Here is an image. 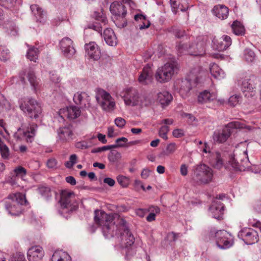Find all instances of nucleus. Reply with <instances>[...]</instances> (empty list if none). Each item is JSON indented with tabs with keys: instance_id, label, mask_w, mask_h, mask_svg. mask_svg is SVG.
I'll use <instances>...</instances> for the list:
<instances>
[{
	"instance_id": "obj_17",
	"label": "nucleus",
	"mask_w": 261,
	"mask_h": 261,
	"mask_svg": "<svg viewBox=\"0 0 261 261\" xmlns=\"http://www.w3.org/2000/svg\"><path fill=\"white\" fill-rule=\"evenodd\" d=\"M212 45L214 49L219 51L226 50L232 43L231 38L227 35H223L218 39L214 37L212 40Z\"/></svg>"
},
{
	"instance_id": "obj_4",
	"label": "nucleus",
	"mask_w": 261,
	"mask_h": 261,
	"mask_svg": "<svg viewBox=\"0 0 261 261\" xmlns=\"http://www.w3.org/2000/svg\"><path fill=\"white\" fill-rule=\"evenodd\" d=\"M206 38L203 36L197 38L196 40L189 47L185 44L179 43L177 46V49L180 54H184L186 51L194 56H203L205 53Z\"/></svg>"
},
{
	"instance_id": "obj_9",
	"label": "nucleus",
	"mask_w": 261,
	"mask_h": 261,
	"mask_svg": "<svg viewBox=\"0 0 261 261\" xmlns=\"http://www.w3.org/2000/svg\"><path fill=\"white\" fill-rule=\"evenodd\" d=\"M59 203L61 208L67 212H72L77 207L75 194L69 190H63L60 192Z\"/></svg>"
},
{
	"instance_id": "obj_54",
	"label": "nucleus",
	"mask_w": 261,
	"mask_h": 261,
	"mask_svg": "<svg viewBox=\"0 0 261 261\" xmlns=\"http://www.w3.org/2000/svg\"><path fill=\"white\" fill-rule=\"evenodd\" d=\"M46 165L49 168H55L57 167V162L55 159H50L47 161Z\"/></svg>"
},
{
	"instance_id": "obj_34",
	"label": "nucleus",
	"mask_w": 261,
	"mask_h": 261,
	"mask_svg": "<svg viewBox=\"0 0 261 261\" xmlns=\"http://www.w3.org/2000/svg\"><path fill=\"white\" fill-rule=\"evenodd\" d=\"M60 139L63 141H68L72 139V130L70 126L61 127L58 130Z\"/></svg>"
},
{
	"instance_id": "obj_1",
	"label": "nucleus",
	"mask_w": 261,
	"mask_h": 261,
	"mask_svg": "<svg viewBox=\"0 0 261 261\" xmlns=\"http://www.w3.org/2000/svg\"><path fill=\"white\" fill-rule=\"evenodd\" d=\"M94 220L96 223L102 226V232L106 238L113 237L119 233L118 226L113 222V216L105 212L95 211Z\"/></svg>"
},
{
	"instance_id": "obj_58",
	"label": "nucleus",
	"mask_w": 261,
	"mask_h": 261,
	"mask_svg": "<svg viewBox=\"0 0 261 261\" xmlns=\"http://www.w3.org/2000/svg\"><path fill=\"white\" fill-rule=\"evenodd\" d=\"M50 81L55 84L59 83L61 81L60 77L56 73L51 74L50 76Z\"/></svg>"
},
{
	"instance_id": "obj_19",
	"label": "nucleus",
	"mask_w": 261,
	"mask_h": 261,
	"mask_svg": "<svg viewBox=\"0 0 261 261\" xmlns=\"http://www.w3.org/2000/svg\"><path fill=\"white\" fill-rule=\"evenodd\" d=\"M73 99L75 104L81 106V107L87 108L90 107V97L85 92H76L74 94Z\"/></svg>"
},
{
	"instance_id": "obj_2",
	"label": "nucleus",
	"mask_w": 261,
	"mask_h": 261,
	"mask_svg": "<svg viewBox=\"0 0 261 261\" xmlns=\"http://www.w3.org/2000/svg\"><path fill=\"white\" fill-rule=\"evenodd\" d=\"M20 110L29 117L32 119H37L42 113L41 104L35 99L31 97H24L19 100Z\"/></svg>"
},
{
	"instance_id": "obj_36",
	"label": "nucleus",
	"mask_w": 261,
	"mask_h": 261,
	"mask_svg": "<svg viewBox=\"0 0 261 261\" xmlns=\"http://www.w3.org/2000/svg\"><path fill=\"white\" fill-rule=\"evenodd\" d=\"M158 100L163 106H166L172 100V96L171 94L166 91H163L158 94Z\"/></svg>"
},
{
	"instance_id": "obj_8",
	"label": "nucleus",
	"mask_w": 261,
	"mask_h": 261,
	"mask_svg": "<svg viewBox=\"0 0 261 261\" xmlns=\"http://www.w3.org/2000/svg\"><path fill=\"white\" fill-rule=\"evenodd\" d=\"M213 170L205 164L197 165L194 171L192 179L198 184H207L212 180Z\"/></svg>"
},
{
	"instance_id": "obj_28",
	"label": "nucleus",
	"mask_w": 261,
	"mask_h": 261,
	"mask_svg": "<svg viewBox=\"0 0 261 261\" xmlns=\"http://www.w3.org/2000/svg\"><path fill=\"white\" fill-rule=\"evenodd\" d=\"M121 233V246L123 247L128 248L134 244L135 241L134 237L128 229H125Z\"/></svg>"
},
{
	"instance_id": "obj_31",
	"label": "nucleus",
	"mask_w": 261,
	"mask_h": 261,
	"mask_svg": "<svg viewBox=\"0 0 261 261\" xmlns=\"http://www.w3.org/2000/svg\"><path fill=\"white\" fill-rule=\"evenodd\" d=\"M32 13L36 17L37 21L44 23L46 20V13L37 5H32L30 7Z\"/></svg>"
},
{
	"instance_id": "obj_49",
	"label": "nucleus",
	"mask_w": 261,
	"mask_h": 261,
	"mask_svg": "<svg viewBox=\"0 0 261 261\" xmlns=\"http://www.w3.org/2000/svg\"><path fill=\"white\" fill-rule=\"evenodd\" d=\"M0 152L3 158L7 159L9 156V149L7 146L5 144L0 147Z\"/></svg>"
},
{
	"instance_id": "obj_47",
	"label": "nucleus",
	"mask_w": 261,
	"mask_h": 261,
	"mask_svg": "<svg viewBox=\"0 0 261 261\" xmlns=\"http://www.w3.org/2000/svg\"><path fill=\"white\" fill-rule=\"evenodd\" d=\"M38 192L45 197L51 196L50 189L49 187H41L38 188Z\"/></svg>"
},
{
	"instance_id": "obj_38",
	"label": "nucleus",
	"mask_w": 261,
	"mask_h": 261,
	"mask_svg": "<svg viewBox=\"0 0 261 261\" xmlns=\"http://www.w3.org/2000/svg\"><path fill=\"white\" fill-rule=\"evenodd\" d=\"M176 149L177 146L175 143H169L167 145L165 149L160 153L159 157L160 158H165L174 153Z\"/></svg>"
},
{
	"instance_id": "obj_27",
	"label": "nucleus",
	"mask_w": 261,
	"mask_h": 261,
	"mask_svg": "<svg viewBox=\"0 0 261 261\" xmlns=\"http://www.w3.org/2000/svg\"><path fill=\"white\" fill-rule=\"evenodd\" d=\"M110 9L112 14L121 17L122 19L125 17L126 14L125 7L122 4L117 2L112 3Z\"/></svg>"
},
{
	"instance_id": "obj_37",
	"label": "nucleus",
	"mask_w": 261,
	"mask_h": 261,
	"mask_svg": "<svg viewBox=\"0 0 261 261\" xmlns=\"http://www.w3.org/2000/svg\"><path fill=\"white\" fill-rule=\"evenodd\" d=\"M134 19L136 21L139 23L138 25L139 30H142L147 29L150 25L149 21L146 19V16L142 14L136 15L134 17Z\"/></svg>"
},
{
	"instance_id": "obj_64",
	"label": "nucleus",
	"mask_w": 261,
	"mask_h": 261,
	"mask_svg": "<svg viewBox=\"0 0 261 261\" xmlns=\"http://www.w3.org/2000/svg\"><path fill=\"white\" fill-rule=\"evenodd\" d=\"M10 261H26L23 255H19L11 259Z\"/></svg>"
},
{
	"instance_id": "obj_10",
	"label": "nucleus",
	"mask_w": 261,
	"mask_h": 261,
	"mask_svg": "<svg viewBox=\"0 0 261 261\" xmlns=\"http://www.w3.org/2000/svg\"><path fill=\"white\" fill-rule=\"evenodd\" d=\"M95 98L102 110L107 112L113 111L116 107L114 99L111 94L102 89H98Z\"/></svg>"
},
{
	"instance_id": "obj_23",
	"label": "nucleus",
	"mask_w": 261,
	"mask_h": 261,
	"mask_svg": "<svg viewBox=\"0 0 261 261\" xmlns=\"http://www.w3.org/2000/svg\"><path fill=\"white\" fill-rule=\"evenodd\" d=\"M138 80L139 83L142 85H148L151 83L152 81V71L149 65L143 68L139 74Z\"/></svg>"
},
{
	"instance_id": "obj_43",
	"label": "nucleus",
	"mask_w": 261,
	"mask_h": 261,
	"mask_svg": "<svg viewBox=\"0 0 261 261\" xmlns=\"http://www.w3.org/2000/svg\"><path fill=\"white\" fill-rule=\"evenodd\" d=\"M255 58V55L253 51L247 48L244 51V59L248 63L252 62Z\"/></svg>"
},
{
	"instance_id": "obj_46",
	"label": "nucleus",
	"mask_w": 261,
	"mask_h": 261,
	"mask_svg": "<svg viewBox=\"0 0 261 261\" xmlns=\"http://www.w3.org/2000/svg\"><path fill=\"white\" fill-rule=\"evenodd\" d=\"M241 100V97L238 95H234L230 96L228 100V103L230 106L234 107Z\"/></svg>"
},
{
	"instance_id": "obj_16",
	"label": "nucleus",
	"mask_w": 261,
	"mask_h": 261,
	"mask_svg": "<svg viewBox=\"0 0 261 261\" xmlns=\"http://www.w3.org/2000/svg\"><path fill=\"white\" fill-rule=\"evenodd\" d=\"M238 236L247 245L254 244L259 239L257 232L251 228H244L241 229Z\"/></svg>"
},
{
	"instance_id": "obj_35",
	"label": "nucleus",
	"mask_w": 261,
	"mask_h": 261,
	"mask_svg": "<svg viewBox=\"0 0 261 261\" xmlns=\"http://www.w3.org/2000/svg\"><path fill=\"white\" fill-rule=\"evenodd\" d=\"M50 261H71V257L65 251L57 250L53 253Z\"/></svg>"
},
{
	"instance_id": "obj_48",
	"label": "nucleus",
	"mask_w": 261,
	"mask_h": 261,
	"mask_svg": "<svg viewBox=\"0 0 261 261\" xmlns=\"http://www.w3.org/2000/svg\"><path fill=\"white\" fill-rule=\"evenodd\" d=\"M77 156L75 154H73L70 156L69 161L65 163V166L67 168H71L76 163Z\"/></svg>"
},
{
	"instance_id": "obj_32",
	"label": "nucleus",
	"mask_w": 261,
	"mask_h": 261,
	"mask_svg": "<svg viewBox=\"0 0 261 261\" xmlns=\"http://www.w3.org/2000/svg\"><path fill=\"white\" fill-rule=\"evenodd\" d=\"M106 43L110 46H115L117 43V37L113 30L107 28L105 30L103 34Z\"/></svg>"
},
{
	"instance_id": "obj_57",
	"label": "nucleus",
	"mask_w": 261,
	"mask_h": 261,
	"mask_svg": "<svg viewBox=\"0 0 261 261\" xmlns=\"http://www.w3.org/2000/svg\"><path fill=\"white\" fill-rule=\"evenodd\" d=\"M160 211V208L157 206L151 205L147 209V212L154 213L155 215L159 214Z\"/></svg>"
},
{
	"instance_id": "obj_3",
	"label": "nucleus",
	"mask_w": 261,
	"mask_h": 261,
	"mask_svg": "<svg viewBox=\"0 0 261 261\" xmlns=\"http://www.w3.org/2000/svg\"><path fill=\"white\" fill-rule=\"evenodd\" d=\"M203 71L201 68L196 66L191 69L186 79L182 80L180 83L179 93L182 96H186L192 87L200 82Z\"/></svg>"
},
{
	"instance_id": "obj_55",
	"label": "nucleus",
	"mask_w": 261,
	"mask_h": 261,
	"mask_svg": "<svg viewBox=\"0 0 261 261\" xmlns=\"http://www.w3.org/2000/svg\"><path fill=\"white\" fill-rule=\"evenodd\" d=\"M118 224L120 225V227H121V229L124 231L125 229H128L127 227V223L126 221L123 218L120 217L118 220Z\"/></svg>"
},
{
	"instance_id": "obj_7",
	"label": "nucleus",
	"mask_w": 261,
	"mask_h": 261,
	"mask_svg": "<svg viewBox=\"0 0 261 261\" xmlns=\"http://www.w3.org/2000/svg\"><path fill=\"white\" fill-rule=\"evenodd\" d=\"M229 163L233 168L239 171H245L249 166L248 153L246 149L241 150L237 148L231 156Z\"/></svg>"
},
{
	"instance_id": "obj_5",
	"label": "nucleus",
	"mask_w": 261,
	"mask_h": 261,
	"mask_svg": "<svg viewBox=\"0 0 261 261\" xmlns=\"http://www.w3.org/2000/svg\"><path fill=\"white\" fill-rule=\"evenodd\" d=\"M178 71V66L176 62H168L157 69L154 77L155 80L160 83H167L177 73Z\"/></svg>"
},
{
	"instance_id": "obj_39",
	"label": "nucleus",
	"mask_w": 261,
	"mask_h": 261,
	"mask_svg": "<svg viewBox=\"0 0 261 261\" xmlns=\"http://www.w3.org/2000/svg\"><path fill=\"white\" fill-rule=\"evenodd\" d=\"M211 163L215 168L220 169L223 167L224 161L219 152H216L213 154V159L212 160Z\"/></svg>"
},
{
	"instance_id": "obj_20",
	"label": "nucleus",
	"mask_w": 261,
	"mask_h": 261,
	"mask_svg": "<svg viewBox=\"0 0 261 261\" xmlns=\"http://www.w3.org/2000/svg\"><path fill=\"white\" fill-rule=\"evenodd\" d=\"M60 48L64 55L67 57L72 56L75 50L73 46V41L68 37L63 38L60 42Z\"/></svg>"
},
{
	"instance_id": "obj_13",
	"label": "nucleus",
	"mask_w": 261,
	"mask_h": 261,
	"mask_svg": "<svg viewBox=\"0 0 261 261\" xmlns=\"http://www.w3.org/2000/svg\"><path fill=\"white\" fill-rule=\"evenodd\" d=\"M238 83L245 97L249 98L255 95L254 83L250 76L240 77Z\"/></svg>"
},
{
	"instance_id": "obj_40",
	"label": "nucleus",
	"mask_w": 261,
	"mask_h": 261,
	"mask_svg": "<svg viewBox=\"0 0 261 261\" xmlns=\"http://www.w3.org/2000/svg\"><path fill=\"white\" fill-rule=\"evenodd\" d=\"M233 33L236 35H243L245 34L244 26L238 21H234L231 25Z\"/></svg>"
},
{
	"instance_id": "obj_21",
	"label": "nucleus",
	"mask_w": 261,
	"mask_h": 261,
	"mask_svg": "<svg viewBox=\"0 0 261 261\" xmlns=\"http://www.w3.org/2000/svg\"><path fill=\"white\" fill-rule=\"evenodd\" d=\"M80 108L75 106H70L66 108L61 109L59 111V115L61 117H67L70 119H74L81 115Z\"/></svg>"
},
{
	"instance_id": "obj_42",
	"label": "nucleus",
	"mask_w": 261,
	"mask_h": 261,
	"mask_svg": "<svg viewBox=\"0 0 261 261\" xmlns=\"http://www.w3.org/2000/svg\"><path fill=\"white\" fill-rule=\"evenodd\" d=\"M108 158L110 162L114 163L119 161L121 159L122 155L119 151L112 150L109 153Z\"/></svg>"
},
{
	"instance_id": "obj_59",
	"label": "nucleus",
	"mask_w": 261,
	"mask_h": 261,
	"mask_svg": "<svg viewBox=\"0 0 261 261\" xmlns=\"http://www.w3.org/2000/svg\"><path fill=\"white\" fill-rule=\"evenodd\" d=\"M147 209L144 208H137L135 211L136 214L140 217H143L146 213H147Z\"/></svg>"
},
{
	"instance_id": "obj_12",
	"label": "nucleus",
	"mask_w": 261,
	"mask_h": 261,
	"mask_svg": "<svg viewBox=\"0 0 261 261\" xmlns=\"http://www.w3.org/2000/svg\"><path fill=\"white\" fill-rule=\"evenodd\" d=\"M239 122H232L228 123L222 129L218 130L214 132L213 135V140L215 142L221 143L225 142L229 137L231 134L230 128H241Z\"/></svg>"
},
{
	"instance_id": "obj_6",
	"label": "nucleus",
	"mask_w": 261,
	"mask_h": 261,
	"mask_svg": "<svg viewBox=\"0 0 261 261\" xmlns=\"http://www.w3.org/2000/svg\"><path fill=\"white\" fill-rule=\"evenodd\" d=\"M25 195L20 193L9 195L6 201L5 207L8 213L12 215H18L21 212V205L27 203Z\"/></svg>"
},
{
	"instance_id": "obj_50",
	"label": "nucleus",
	"mask_w": 261,
	"mask_h": 261,
	"mask_svg": "<svg viewBox=\"0 0 261 261\" xmlns=\"http://www.w3.org/2000/svg\"><path fill=\"white\" fill-rule=\"evenodd\" d=\"M14 171L17 176H19L21 178H23L27 173L26 170L21 166H18V167L16 168Z\"/></svg>"
},
{
	"instance_id": "obj_24",
	"label": "nucleus",
	"mask_w": 261,
	"mask_h": 261,
	"mask_svg": "<svg viewBox=\"0 0 261 261\" xmlns=\"http://www.w3.org/2000/svg\"><path fill=\"white\" fill-rule=\"evenodd\" d=\"M86 52L88 56L94 60H98L101 56V51L99 46L94 42H91L85 45Z\"/></svg>"
},
{
	"instance_id": "obj_22",
	"label": "nucleus",
	"mask_w": 261,
	"mask_h": 261,
	"mask_svg": "<svg viewBox=\"0 0 261 261\" xmlns=\"http://www.w3.org/2000/svg\"><path fill=\"white\" fill-rule=\"evenodd\" d=\"M44 254L43 248L39 246H32L28 251L27 257L29 261H40Z\"/></svg>"
},
{
	"instance_id": "obj_14",
	"label": "nucleus",
	"mask_w": 261,
	"mask_h": 261,
	"mask_svg": "<svg viewBox=\"0 0 261 261\" xmlns=\"http://www.w3.org/2000/svg\"><path fill=\"white\" fill-rule=\"evenodd\" d=\"M217 246L221 249H226L232 246L233 240L232 236L224 230H220L215 233Z\"/></svg>"
},
{
	"instance_id": "obj_29",
	"label": "nucleus",
	"mask_w": 261,
	"mask_h": 261,
	"mask_svg": "<svg viewBox=\"0 0 261 261\" xmlns=\"http://www.w3.org/2000/svg\"><path fill=\"white\" fill-rule=\"evenodd\" d=\"M213 14L221 20L227 18L229 13L228 8L223 5H218L214 6L213 9Z\"/></svg>"
},
{
	"instance_id": "obj_11",
	"label": "nucleus",
	"mask_w": 261,
	"mask_h": 261,
	"mask_svg": "<svg viewBox=\"0 0 261 261\" xmlns=\"http://www.w3.org/2000/svg\"><path fill=\"white\" fill-rule=\"evenodd\" d=\"M37 127L34 123L29 124L27 127L22 126L14 133V137L17 141L24 139L28 142H32L34 139Z\"/></svg>"
},
{
	"instance_id": "obj_41",
	"label": "nucleus",
	"mask_w": 261,
	"mask_h": 261,
	"mask_svg": "<svg viewBox=\"0 0 261 261\" xmlns=\"http://www.w3.org/2000/svg\"><path fill=\"white\" fill-rule=\"evenodd\" d=\"M38 49L34 47H32L28 49L27 57L31 61L36 62V60L38 59Z\"/></svg>"
},
{
	"instance_id": "obj_45",
	"label": "nucleus",
	"mask_w": 261,
	"mask_h": 261,
	"mask_svg": "<svg viewBox=\"0 0 261 261\" xmlns=\"http://www.w3.org/2000/svg\"><path fill=\"white\" fill-rule=\"evenodd\" d=\"M169 131L168 126L164 125L162 126L159 129V135L160 137L163 139L166 140L168 139L167 134Z\"/></svg>"
},
{
	"instance_id": "obj_44",
	"label": "nucleus",
	"mask_w": 261,
	"mask_h": 261,
	"mask_svg": "<svg viewBox=\"0 0 261 261\" xmlns=\"http://www.w3.org/2000/svg\"><path fill=\"white\" fill-rule=\"evenodd\" d=\"M118 183L123 187H127L129 184V178L123 175H119L117 178Z\"/></svg>"
},
{
	"instance_id": "obj_52",
	"label": "nucleus",
	"mask_w": 261,
	"mask_h": 261,
	"mask_svg": "<svg viewBox=\"0 0 261 261\" xmlns=\"http://www.w3.org/2000/svg\"><path fill=\"white\" fill-rule=\"evenodd\" d=\"M115 123L117 126L122 128L124 126L126 121L125 119L122 117H117L115 120Z\"/></svg>"
},
{
	"instance_id": "obj_26",
	"label": "nucleus",
	"mask_w": 261,
	"mask_h": 261,
	"mask_svg": "<svg viewBox=\"0 0 261 261\" xmlns=\"http://www.w3.org/2000/svg\"><path fill=\"white\" fill-rule=\"evenodd\" d=\"M217 97L216 92L205 90L199 93L197 96V101L199 103L211 102L216 99Z\"/></svg>"
},
{
	"instance_id": "obj_53",
	"label": "nucleus",
	"mask_w": 261,
	"mask_h": 261,
	"mask_svg": "<svg viewBox=\"0 0 261 261\" xmlns=\"http://www.w3.org/2000/svg\"><path fill=\"white\" fill-rule=\"evenodd\" d=\"M173 136L175 138H180L184 136L185 132L181 129H175L172 132Z\"/></svg>"
},
{
	"instance_id": "obj_18",
	"label": "nucleus",
	"mask_w": 261,
	"mask_h": 261,
	"mask_svg": "<svg viewBox=\"0 0 261 261\" xmlns=\"http://www.w3.org/2000/svg\"><path fill=\"white\" fill-rule=\"evenodd\" d=\"M123 98L125 105L128 106H136L139 102L138 92L132 88L125 90Z\"/></svg>"
},
{
	"instance_id": "obj_60",
	"label": "nucleus",
	"mask_w": 261,
	"mask_h": 261,
	"mask_svg": "<svg viewBox=\"0 0 261 261\" xmlns=\"http://www.w3.org/2000/svg\"><path fill=\"white\" fill-rule=\"evenodd\" d=\"M135 253V250L133 248H128L126 253V259L127 260L130 259L132 257L134 256V254Z\"/></svg>"
},
{
	"instance_id": "obj_25",
	"label": "nucleus",
	"mask_w": 261,
	"mask_h": 261,
	"mask_svg": "<svg viewBox=\"0 0 261 261\" xmlns=\"http://www.w3.org/2000/svg\"><path fill=\"white\" fill-rule=\"evenodd\" d=\"M224 208L223 204L217 199H216L213 201L209 210L214 218L220 219L223 215Z\"/></svg>"
},
{
	"instance_id": "obj_30",
	"label": "nucleus",
	"mask_w": 261,
	"mask_h": 261,
	"mask_svg": "<svg viewBox=\"0 0 261 261\" xmlns=\"http://www.w3.org/2000/svg\"><path fill=\"white\" fill-rule=\"evenodd\" d=\"M28 79L32 90L36 93L40 92L42 85L41 81L36 77L34 72L30 71L28 73Z\"/></svg>"
},
{
	"instance_id": "obj_61",
	"label": "nucleus",
	"mask_w": 261,
	"mask_h": 261,
	"mask_svg": "<svg viewBox=\"0 0 261 261\" xmlns=\"http://www.w3.org/2000/svg\"><path fill=\"white\" fill-rule=\"evenodd\" d=\"M180 172L182 176H186L188 173V166L186 164H182L180 168Z\"/></svg>"
},
{
	"instance_id": "obj_62",
	"label": "nucleus",
	"mask_w": 261,
	"mask_h": 261,
	"mask_svg": "<svg viewBox=\"0 0 261 261\" xmlns=\"http://www.w3.org/2000/svg\"><path fill=\"white\" fill-rule=\"evenodd\" d=\"M76 148L80 149H86L88 148L87 144L85 142H79L75 145Z\"/></svg>"
},
{
	"instance_id": "obj_33",
	"label": "nucleus",
	"mask_w": 261,
	"mask_h": 261,
	"mask_svg": "<svg viewBox=\"0 0 261 261\" xmlns=\"http://www.w3.org/2000/svg\"><path fill=\"white\" fill-rule=\"evenodd\" d=\"M210 71L211 75L215 79L221 80L225 77V73L219 66L215 63L210 65Z\"/></svg>"
},
{
	"instance_id": "obj_15",
	"label": "nucleus",
	"mask_w": 261,
	"mask_h": 261,
	"mask_svg": "<svg viewBox=\"0 0 261 261\" xmlns=\"http://www.w3.org/2000/svg\"><path fill=\"white\" fill-rule=\"evenodd\" d=\"M93 17L99 22H95L89 23L87 27V29H92L99 33L102 35V27L107 24L108 20L107 18L101 10L100 11H95L93 14Z\"/></svg>"
},
{
	"instance_id": "obj_56",
	"label": "nucleus",
	"mask_w": 261,
	"mask_h": 261,
	"mask_svg": "<svg viewBox=\"0 0 261 261\" xmlns=\"http://www.w3.org/2000/svg\"><path fill=\"white\" fill-rule=\"evenodd\" d=\"M151 170L148 168H144L142 170L141 176L143 179L147 178L150 175Z\"/></svg>"
},
{
	"instance_id": "obj_63",
	"label": "nucleus",
	"mask_w": 261,
	"mask_h": 261,
	"mask_svg": "<svg viewBox=\"0 0 261 261\" xmlns=\"http://www.w3.org/2000/svg\"><path fill=\"white\" fill-rule=\"evenodd\" d=\"M105 183L108 184L109 186L112 187L115 185V180L109 177L105 178L103 180Z\"/></svg>"
},
{
	"instance_id": "obj_51",
	"label": "nucleus",
	"mask_w": 261,
	"mask_h": 261,
	"mask_svg": "<svg viewBox=\"0 0 261 261\" xmlns=\"http://www.w3.org/2000/svg\"><path fill=\"white\" fill-rule=\"evenodd\" d=\"M128 140L125 137H121L118 138L116 140V142L117 143V144H115L114 145H116V147H123L125 145V144L127 142Z\"/></svg>"
}]
</instances>
